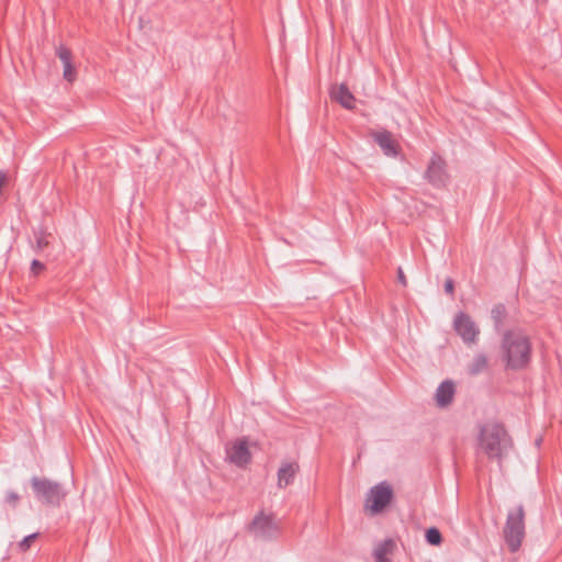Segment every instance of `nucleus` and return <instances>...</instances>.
Segmentation results:
<instances>
[{"mask_svg":"<svg viewBox=\"0 0 562 562\" xmlns=\"http://www.w3.org/2000/svg\"><path fill=\"white\" fill-rule=\"evenodd\" d=\"M525 515V508L522 505L516 506L507 514L503 533L510 552H516L521 547L526 535Z\"/></svg>","mask_w":562,"mask_h":562,"instance_id":"3","label":"nucleus"},{"mask_svg":"<svg viewBox=\"0 0 562 562\" xmlns=\"http://www.w3.org/2000/svg\"><path fill=\"white\" fill-rule=\"evenodd\" d=\"M453 327L465 344L476 342L480 329L467 313H457L453 319Z\"/></svg>","mask_w":562,"mask_h":562,"instance_id":"6","label":"nucleus"},{"mask_svg":"<svg viewBox=\"0 0 562 562\" xmlns=\"http://www.w3.org/2000/svg\"><path fill=\"white\" fill-rule=\"evenodd\" d=\"M247 530L256 539L271 541L280 536L281 525L276 520L273 514H266L261 510L252 518Z\"/></svg>","mask_w":562,"mask_h":562,"instance_id":"5","label":"nucleus"},{"mask_svg":"<svg viewBox=\"0 0 562 562\" xmlns=\"http://www.w3.org/2000/svg\"><path fill=\"white\" fill-rule=\"evenodd\" d=\"M35 236V248L36 250L41 251L44 250L49 245V234L45 231L41 229L38 232L34 233Z\"/></svg>","mask_w":562,"mask_h":562,"instance_id":"18","label":"nucleus"},{"mask_svg":"<svg viewBox=\"0 0 562 562\" xmlns=\"http://www.w3.org/2000/svg\"><path fill=\"white\" fill-rule=\"evenodd\" d=\"M330 97L347 110L355 108L356 98L345 83L334 86L330 90Z\"/></svg>","mask_w":562,"mask_h":562,"instance_id":"12","label":"nucleus"},{"mask_svg":"<svg viewBox=\"0 0 562 562\" xmlns=\"http://www.w3.org/2000/svg\"><path fill=\"white\" fill-rule=\"evenodd\" d=\"M20 502V495L13 491H9L5 494V503L9 504L12 508H15Z\"/></svg>","mask_w":562,"mask_h":562,"instance_id":"22","label":"nucleus"},{"mask_svg":"<svg viewBox=\"0 0 562 562\" xmlns=\"http://www.w3.org/2000/svg\"><path fill=\"white\" fill-rule=\"evenodd\" d=\"M226 456L231 463L238 468H245L251 461V452L247 438H240L226 448Z\"/></svg>","mask_w":562,"mask_h":562,"instance_id":"8","label":"nucleus"},{"mask_svg":"<svg viewBox=\"0 0 562 562\" xmlns=\"http://www.w3.org/2000/svg\"><path fill=\"white\" fill-rule=\"evenodd\" d=\"M372 504L370 506L373 513L382 512L391 502L393 491L386 483H380L371 488Z\"/></svg>","mask_w":562,"mask_h":562,"instance_id":"9","label":"nucleus"},{"mask_svg":"<svg viewBox=\"0 0 562 562\" xmlns=\"http://www.w3.org/2000/svg\"><path fill=\"white\" fill-rule=\"evenodd\" d=\"M456 394V385L453 381L446 380L439 384L436 390L435 400L436 404L440 408L448 407L454 397Z\"/></svg>","mask_w":562,"mask_h":562,"instance_id":"11","label":"nucleus"},{"mask_svg":"<svg viewBox=\"0 0 562 562\" xmlns=\"http://www.w3.org/2000/svg\"><path fill=\"white\" fill-rule=\"evenodd\" d=\"M38 537V533L37 532H34L32 535H29L26 537H24L20 542H19V549L22 551V552H26L32 542Z\"/></svg>","mask_w":562,"mask_h":562,"instance_id":"21","label":"nucleus"},{"mask_svg":"<svg viewBox=\"0 0 562 562\" xmlns=\"http://www.w3.org/2000/svg\"><path fill=\"white\" fill-rule=\"evenodd\" d=\"M64 65V78L69 81V82H72L75 79H76V69L72 65L71 61L69 63H66V64H63Z\"/></svg>","mask_w":562,"mask_h":562,"instance_id":"20","label":"nucleus"},{"mask_svg":"<svg viewBox=\"0 0 562 562\" xmlns=\"http://www.w3.org/2000/svg\"><path fill=\"white\" fill-rule=\"evenodd\" d=\"M31 487L35 498L47 506H59L66 497L60 483L49 480L47 477L33 476L30 480Z\"/></svg>","mask_w":562,"mask_h":562,"instance_id":"4","label":"nucleus"},{"mask_svg":"<svg viewBox=\"0 0 562 562\" xmlns=\"http://www.w3.org/2000/svg\"><path fill=\"white\" fill-rule=\"evenodd\" d=\"M300 467L296 462H282L278 470V486L283 488L293 483Z\"/></svg>","mask_w":562,"mask_h":562,"instance_id":"13","label":"nucleus"},{"mask_svg":"<svg viewBox=\"0 0 562 562\" xmlns=\"http://www.w3.org/2000/svg\"><path fill=\"white\" fill-rule=\"evenodd\" d=\"M445 291L449 295H453L454 293V282L451 278H447L445 281Z\"/></svg>","mask_w":562,"mask_h":562,"instance_id":"24","label":"nucleus"},{"mask_svg":"<svg viewBox=\"0 0 562 562\" xmlns=\"http://www.w3.org/2000/svg\"><path fill=\"white\" fill-rule=\"evenodd\" d=\"M499 357L506 371H524L532 361V342L521 329L505 330L501 338Z\"/></svg>","mask_w":562,"mask_h":562,"instance_id":"1","label":"nucleus"},{"mask_svg":"<svg viewBox=\"0 0 562 562\" xmlns=\"http://www.w3.org/2000/svg\"><path fill=\"white\" fill-rule=\"evenodd\" d=\"M427 181L436 188L446 186L448 173L446 170V161L437 154H434L425 172Z\"/></svg>","mask_w":562,"mask_h":562,"instance_id":"7","label":"nucleus"},{"mask_svg":"<svg viewBox=\"0 0 562 562\" xmlns=\"http://www.w3.org/2000/svg\"><path fill=\"white\" fill-rule=\"evenodd\" d=\"M425 539L427 543L431 546H440L442 542V536L438 528L430 527L425 532Z\"/></svg>","mask_w":562,"mask_h":562,"instance_id":"17","label":"nucleus"},{"mask_svg":"<svg viewBox=\"0 0 562 562\" xmlns=\"http://www.w3.org/2000/svg\"><path fill=\"white\" fill-rule=\"evenodd\" d=\"M45 266L37 259H34L31 263V271L34 274L40 273V271L44 270Z\"/></svg>","mask_w":562,"mask_h":562,"instance_id":"23","label":"nucleus"},{"mask_svg":"<svg viewBox=\"0 0 562 562\" xmlns=\"http://www.w3.org/2000/svg\"><path fill=\"white\" fill-rule=\"evenodd\" d=\"M56 55L63 61V64L71 61V52L64 45H59L56 48Z\"/></svg>","mask_w":562,"mask_h":562,"instance_id":"19","label":"nucleus"},{"mask_svg":"<svg viewBox=\"0 0 562 562\" xmlns=\"http://www.w3.org/2000/svg\"><path fill=\"white\" fill-rule=\"evenodd\" d=\"M506 314L507 312L504 304L498 303L493 306L491 311V317L493 319L494 327L496 330H499V328L503 326Z\"/></svg>","mask_w":562,"mask_h":562,"instance_id":"16","label":"nucleus"},{"mask_svg":"<svg viewBox=\"0 0 562 562\" xmlns=\"http://www.w3.org/2000/svg\"><path fill=\"white\" fill-rule=\"evenodd\" d=\"M488 367V359L484 353L474 356L472 362L469 364L468 372L471 375H477Z\"/></svg>","mask_w":562,"mask_h":562,"instance_id":"15","label":"nucleus"},{"mask_svg":"<svg viewBox=\"0 0 562 562\" xmlns=\"http://www.w3.org/2000/svg\"><path fill=\"white\" fill-rule=\"evenodd\" d=\"M374 142L380 146L384 155L395 157L398 154V144L391 132L383 130L372 134Z\"/></svg>","mask_w":562,"mask_h":562,"instance_id":"10","label":"nucleus"},{"mask_svg":"<svg viewBox=\"0 0 562 562\" xmlns=\"http://www.w3.org/2000/svg\"><path fill=\"white\" fill-rule=\"evenodd\" d=\"M397 280L398 282L403 285V286H406L407 285V280H406V277L402 270V268H398L397 269Z\"/></svg>","mask_w":562,"mask_h":562,"instance_id":"25","label":"nucleus"},{"mask_svg":"<svg viewBox=\"0 0 562 562\" xmlns=\"http://www.w3.org/2000/svg\"><path fill=\"white\" fill-rule=\"evenodd\" d=\"M394 548L395 542L393 539H385L384 541L378 543L373 550L375 562H391L387 555L393 553Z\"/></svg>","mask_w":562,"mask_h":562,"instance_id":"14","label":"nucleus"},{"mask_svg":"<svg viewBox=\"0 0 562 562\" xmlns=\"http://www.w3.org/2000/svg\"><path fill=\"white\" fill-rule=\"evenodd\" d=\"M479 445L490 459L501 461L504 452L512 447V438L501 423L493 422L481 426Z\"/></svg>","mask_w":562,"mask_h":562,"instance_id":"2","label":"nucleus"}]
</instances>
